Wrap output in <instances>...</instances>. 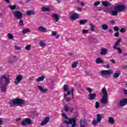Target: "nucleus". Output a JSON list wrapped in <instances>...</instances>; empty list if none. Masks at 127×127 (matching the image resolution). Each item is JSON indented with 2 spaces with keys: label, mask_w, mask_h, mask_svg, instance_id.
Listing matches in <instances>:
<instances>
[{
  "label": "nucleus",
  "mask_w": 127,
  "mask_h": 127,
  "mask_svg": "<svg viewBox=\"0 0 127 127\" xmlns=\"http://www.w3.org/2000/svg\"><path fill=\"white\" fill-rule=\"evenodd\" d=\"M15 49H16V50H20V49H21V47L19 46H16Z\"/></svg>",
  "instance_id": "nucleus-57"
},
{
  "label": "nucleus",
  "mask_w": 127,
  "mask_h": 127,
  "mask_svg": "<svg viewBox=\"0 0 127 127\" xmlns=\"http://www.w3.org/2000/svg\"><path fill=\"white\" fill-rule=\"evenodd\" d=\"M87 91H88V92H89V93H91L92 92H93V90H92V88L88 87L86 88Z\"/></svg>",
  "instance_id": "nucleus-51"
},
{
  "label": "nucleus",
  "mask_w": 127,
  "mask_h": 127,
  "mask_svg": "<svg viewBox=\"0 0 127 127\" xmlns=\"http://www.w3.org/2000/svg\"><path fill=\"white\" fill-rule=\"evenodd\" d=\"M97 120L96 121L98 122L99 123H100L101 121H102V119H103V117L102 116V115L101 114H97Z\"/></svg>",
  "instance_id": "nucleus-18"
},
{
  "label": "nucleus",
  "mask_w": 127,
  "mask_h": 127,
  "mask_svg": "<svg viewBox=\"0 0 127 127\" xmlns=\"http://www.w3.org/2000/svg\"><path fill=\"white\" fill-rule=\"evenodd\" d=\"M122 41L121 39H118L117 42L115 43L113 47H118V45H120L121 44V42Z\"/></svg>",
  "instance_id": "nucleus-27"
},
{
  "label": "nucleus",
  "mask_w": 127,
  "mask_h": 127,
  "mask_svg": "<svg viewBox=\"0 0 127 127\" xmlns=\"http://www.w3.org/2000/svg\"><path fill=\"white\" fill-rule=\"evenodd\" d=\"M108 53V49H101L100 52V55H106Z\"/></svg>",
  "instance_id": "nucleus-16"
},
{
  "label": "nucleus",
  "mask_w": 127,
  "mask_h": 127,
  "mask_svg": "<svg viewBox=\"0 0 127 127\" xmlns=\"http://www.w3.org/2000/svg\"><path fill=\"white\" fill-rule=\"evenodd\" d=\"M99 122H98L97 120H94L92 121V125L94 126V127H97L98 124H99Z\"/></svg>",
  "instance_id": "nucleus-32"
},
{
  "label": "nucleus",
  "mask_w": 127,
  "mask_h": 127,
  "mask_svg": "<svg viewBox=\"0 0 127 127\" xmlns=\"http://www.w3.org/2000/svg\"><path fill=\"white\" fill-rule=\"evenodd\" d=\"M42 11H50V9L49 7H42Z\"/></svg>",
  "instance_id": "nucleus-30"
},
{
  "label": "nucleus",
  "mask_w": 127,
  "mask_h": 127,
  "mask_svg": "<svg viewBox=\"0 0 127 127\" xmlns=\"http://www.w3.org/2000/svg\"><path fill=\"white\" fill-rule=\"evenodd\" d=\"M110 23H111V24H115V23H116V22L115 21V20H112L110 21Z\"/></svg>",
  "instance_id": "nucleus-58"
},
{
  "label": "nucleus",
  "mask_w": 127,
  "mask_h": 127,
  "mask_svg": "<svg viewBox=\"0 0 127 127\" xmlns=\"http://www.w3.org/2000/svg\"><path fill=\"white\" fill-rule=\"evenodd\" d=\"M102 3L104 6H108L109 5V2L106 1H103L102 2Z\"/></svg>",
  "instance_id": "nucleus-37"
},
{
  "label": "nucleus",
  "mask_w": 127,
  "mask_h": 127,
  "mask_svg": "<svg viewBox=\"0 0 127 127\" xmlns=\"http://www.w3.org/2000/svg\"><path fill=\"white\" fill-rule=\"evenodd\" d=\"M0 80H9V78L6 77L5 74H3L0 76Z\"/></svg>",
  "instance_id": "nucleus-25"
},
{
  "label": "nucleus",
  "mask_w": 127,
  "mask_h": 127,
  "mask_svg": "<svg viewBox=\"0 0 127 127\" xmlns=\"http://www.w3.org/2000/svg\"><path fill=\"white\" fill-rule=\"evenodd\" d=\"M70 93H71L72 99H73L74 98V88H71Z\"/></svg>",
  "instance_id": "nucleus-47"
},
{
  "label": "nucleus",
  "mask_w": 127,
  "mask_h": 127,
  "mask_svg": "<svg viewBox=\"0 0 127 127\" xmlns=\"http://www.w3.org/2000/svg\"><path fill=\"white\" fill-rule=\"evenodd\" d=\"M15 80H22V76L20 75H18Z\"/></svg>",
  "instance_id": "nucleus-40"
},
{
  "label": "nucleus",
  "mask_w": 127,
  "mask_h": 127,
  "mask_svg": "<svg viewBox=\"0 0 127 127\" xmlns=\"http://www.w3.org/2000/svg\"><path fill=\"white\" fill-rule=\"evenodd\" d=\"M113 49H114V50H118V53H119V54H121V53H123V51L122 50V49H121V48L115 47H113Z\"/></svg>",
  "instance_id": "nucleus-22"
},
{
  "label": "nucleus",
  "mask_w": 127,
  "mask_h": 127,
  "mask_svg": "<svg viewBox=\"0 0 127 127\" xmlns=\"http://www.w3.org/2000/svg\"><path fill=\"white\" fill-rule=\"evenodd\" d=\"M114 36H115V37H119L120 36V33H119V32H116L114 34Z\"/></svg>",
  "instance_id": "nucleus-50"
},
{
  "label": "nucleus",
  "mask_w": 127,
  "mask_h": 127,
  "mask_svg": "<svg viewBox=\"0 0 127 127\" xmlns=\"http://www.w3.org/2000/svg\"><path fill=\"white\" fill-rule=\"evenodd\" d=\"M21 125L24 127H26L27 125H32V122L30 118H25L21 122Z\"/></svg>",
  "instance_id": "nucleus-4"
},
{
  "label": "nucleus",
  "mask_w": 127,
  "mask_h": 127,
  "mask_svg": "<svg viewBox=\"0 0 127 127\" xmlns=\"http://www.w3.org/2000/svg\"><path fill=\"white\" fill-rule=\"evenodd\" d=\"M7 85L2 83V80H0V89H1L2 92L5 93V92H6V89H7Z\"/></svg>",
  "instance_id": "nucleus-7"
},
{
  "label": "nucleus",
  "mask_w": 127,
  "mask_h": 127,
  "mask_svg": "<svg viewBox=\"0 0 127 127\" xmlns=\"http://www.w3.org/2000/svg\"><path fill=\"white\" fill-rule=\"evenodd\" d=\"M9 7L11 10H14V9H15V8H16V5H9Z\"/></svg>",
  "instance_id": "nucleus-33"
},
{
  "label": "nucleus",
  "mask_w": 127,
  "mask_h": 127,
  "mask_svg": "<svg viewBox=\"0 0 127 127\" xmlns=\"http://www.w3.org/2000/svg\"><path fill=\"white\" fill-rule=\"evenodd\" d=\"M88 32H89V30H82V33L83 34H86V33H88Z\"/></svg>",
  "instance_id": "nucleus-48"
},
{
  "label": "nucleus",
  "mask_w": 127,
  "mask_h": 127,
  "mask_svg": "<svg viewBox=\"0 0 127 127\" xmlns=\"http://www.w3.org/2000/svg\"><path fill=\"white\" fill-rule=\"evenodd\" d=\"M87 22H88V19H83L79 21V23L81 25H84V24H85Z\"/></svg>",
  "instance_id": "nucleus-20"
},
{
  "label": "nucleus",
  "mask_w": 127,
  "mask_h": 127,
  "mask_svg": "<svg viewBox=\"0 0 127 127\" xmlns=\"http://www.w3.org/2000/svg\"><path fill=\"white\" fill-rule=\"evenodd\" d=\"M102 76H106V75H112L113 70H103L100 71Z\"/></svg>",
  "instance_id": "nucleus-6"
},
{
  "label": "nucleus",
  "mask_w": 127,
  "mask_h": 127,
  "mask_svg": "<svg viewBox=\"0 0 127 127\" xmlns=\"http://www.w3.org/2000/svg\"><path fill=\"white\" fill-rule=\"evenodd\" d=\"M52 34L53 36H56V35H57V33H56V32H55V31H53L52 33Z\"/></svg>",
  "instance_id": "nucleus-56"
},
{
  "label": "nucleus",
  "mask_w": 127,
  "mask_h": 127,
  "mask_svg": "<svg viewBox=\"0 0 127 127\" xmlns=\"http://www.w3.org/2000/svg\"><path fill=\"white\" fill-rule=\"evenodd\" d=\"M2 125V119L0 118V126H1Z\"/></svg>",
  "instance_id": "nucleus-60"
},
{
  "label": "nucleus",
  "mask_w": 127,
  "mask_h": 127,
  "mask_svg": "<svg viewBox=\"0 0 127 127\" xmlns=\"http://www.w3.org/2000/svg\"><path fill=\"white\" fill-rule=\"evenodd\" d=\"M126 31H127V29L125 28H122L120 30V32H122V33L126 32Z\"/></svg>",
  "instance_id": "nucleus-44"
},
{
  "label": "nucleus",
  "mask_w": 127,
  "mask_h": 127,
  "mask_svg": "<svg viewBox=\"0 0 127 127\" xmlns=\"http://www.w3.org/2000/svg\"><path fill=\"white\" fill-rule=\"evenodd\" d=\"M80 5H81L82 6H84V5H85V3L83 2H81Z\"/></svg>",
  "instance_id": "nucleus-63"
},
{
  "label": "nucleus",
  "mask_w": 127,
  "mask_h": 127,
  "mask_svg": "<svg viewBox=\"0 0 127 127\" xmlns=\"http://www.w3.org/2000/svg\"><path fill=\"white\" fill-rule=\"evenodd\" d=\"M63 117L66 120H69V121L65 120L64 121V123L65 124V125H72V127H76V118H69L67 116L66 114L63 113Z\"/></svg>",
  "instance_id": "nucleus-2"
},
{
  "label": "nucleus",
  "mask_w": 127,
  "mask_h": 127,
  "mask_svg": "<svg viewBox=\"0 0 127 127\" xmlns=\"http://www.w3.org/2000/svg\"><path fill=\"white\" fill-rule=\"evenodd\" d=\"M9 81H10L9 80H6V81L5 83H4V84H5L6 86H7V85H8V84H9L10 83Z\"/></svg>",
  "instance_id": "nucleus-54"
},
{
  "label": "nucleus",
  "mask_w": 127,
  "mask_h": 127,
  "mask_svg": "<svg viewBox=\"0 0 127 127\" xmlns=\"http://www.w3.org/2000/svg\"><path fill=\"white\" fill-rule=\"evenodd\" d=\"M28 32H30V29H24L22 31L23 34H26V33H28Z\"/></svg>",
  "instance_id": "nucleus-28"
},
{
  "label": "nucleus",
  "mask_w": 127,
  "mask_h": 127,
  "mask_svg": "<svg viewBox=\"0 0 127 127\" xmlns=\"http://www.w3.org/2000/svg\"><path fill=\"white\" fill-rule=\"evenodd\" d=\"M13 58L14 60H10L9 61V63H13V62H15V60H18V59H19V58H18L15 56H13Z\"/></svg>",
  "instance_id": "nucleus-29"
},
{
  "label": "nucleus",
  "mask_w": 127,
  "mask_h": 127,
  "mask_svg": "<svg viewBox=\"0 0 127 127\" xmlns=\"http://www.w3.org/2000/svg\"><path fill=\"white\" fill-rule=\"evenodd\" d=\"M110 61L111 62H112L113 64H115L116 63V61H115V60H111Z\"/></svg>",
  "instance_id": "nucleus-62"
},
{
  "label": "nucleus",
  "mask_w": 127,
  "mask_h": 127,
  "mask_svg": "<svg viewBox=\"0 0 127 127\" xmlns=\"http://www.w3.org/2000/svg\"><path fill=\"white\" fill-rule=\"evenodd\" d=\"M90 26L91 27V31H95V25L93 23H90Z\"/></svg>",
  "instance_id": "nucleus-35"
},
{
  "label": "nucleus",
  "mask_w": 127,
  "mask_h": 127,
  "mask_svg": "<svg viewBox=\"0 0 127 127\" xmlns=\"http://www.w3.org/2000/svg\"><path fill=\"white\" fill-rule=\"evenodd\" d=\"M96 62L97 64H104V61L102 60L101 58H97L96 60Z\"/></svg>",
  "instance_id": "nucleus-21"
},
{
  "label": "nucleus",
  "mask_w": 127,
  "mask_h": 127,
  "mask_svg": "<svg viewBox=\"0 0 127 127\" xmlns=\"http://www.w3.org/2000/svg\"><path fill=\"white\" fill-rule=\"evenodd\" d=\"M27 101L22 100L19 98H14L10 102V106H12V105H17L18 106H20L21 105H23V104H26Z\"/></svg>",
  "instance_id": "nucleus-3"
},
{
  "label": "nucleus",
  "mask_w": 127,
  "mask_h": 127,
  "mask_svg": "<svg viewBox=\"0 0 127 127\" xmlns=\"http://www.w3.org/2000/svg\"><path fill=\"white\" fill-rule=\"evenodd\" d=\"M19 25L20 26H23L24 25V24H23V20H20L19 21Z\"/></svg>",
  "instance_id": "nucleus-42"
},
{
  "label": "nucleus",
  "mask_w": 127,
  "mask_h": 127,
  "mask_svg": "<svg viewBox=\"0 0 127 127\" xmlns=\"http://www.w3.org/2000/svg\"><path fill=\"white\" fill-rule=\"evenodd\" d=\"M80 127H87V122L84 120H81L79 121Z\"/></svg>",
  "instance_id": "nucleus-13"
},
{
  "label": "nucleus",
  "mask_w": 127,
  "mask_h": 127,
  "mask_svg": "<svg viewBox=\"0 0 127 127\" xmlns=\"http://www.w3.org/2000/svg\"><path fill=\"white\" fill-rule=\"evenodd\" d=\"M127 104V98H125L124 99H122L119 102V105L120 106V107H124V106H126Z\"/></svg>",
  "instance_id": "nucleus-9"
},
{
  "label": "nucleus",
  "mask_w": 127,
  "mask_h": 127,
  "mask_svg": "<svg viewBox=\"0 0 127 127\" xmlns=\"http://www.w3.org/2000/svg\"><path fill=\"white\" fill-rule=\"evenodd\" d=\"M64 110L65 112H67L69 111V107L68 106V105H67V104L64 105Z\"/></svg>",
  "instance_id": "nucleus-36"
},
{
  "label": "nucleus",
  "mask_w": 127,
  "mask_h": 127,
  "mask_svg": "<svg viewBox=\"0 0 127 127\" xmlns=\"http://www.w3.org/2000/svg\"><path fill=\"white\" fill-rule=\"evenodd\" d=\"M119 76H120V74L118 73H115L113 75V77L114 78H119Z\"/></svg>",
  "instance_id": "nucleus-45"
},
{
  "label": "nucleus",
  "mask_w": 127,
  "mask_h": 127,
  "mask_svg": "<svg viewBox=\"0 0 127 127\" xmlns=\"http://www.w3.org/2000/svg\"><path fill=\"white\" fill-rule=\"evenodd\" d=\"M53 17H54V18H55V21H56V22H58V21L60 19V18L59 17V15H58V14L56 13L53 14Z\"/></svg>",
  "instance_id": "nucleus-17"
},
{
  "label": "nucleus",
  "mask_w": 127,
  "mask_h": 127,
  "mask_svg": "<svg viewBox=\"0 0 127 127\" xmlns=\"http://www.w3.org/2000/svg\"><path fill=\"white\" fill-rule=\"evenodd\" d=\"M7 3H10V0H4Z\"/></svg>",
  "instance_id": "nucleus-61"
},
{
  "label": "nucleus",
  "mask_w": 127,
  "mask_h": 127,
  "mask_svg": "<svg viewBox=\"0 0 127 127\" xmlns=\"http://www.w3.org/2000/svg\"><path fill=\"white\" fill-rule=\"evenodd\" d=\"M114 9L115 10L111 11V15L114 16H118L119 12H122L126 9V6L122 4L117 5L115 6Z\"/></svg>",
  "instance_id": "nucleus-1"
},
{
  "label": "nucleus",
  "mask_w": 127,
  "mask_h": 127,
  "mask_svg": "<svg viewBox=\"0 0 127 127\" xmlns=\"http://www.w3.org/2000/svg\"><path fill=\"white\" fill-rule=\"evenodd\" d=\"M38 29L41 32H46V28H44L42 26L39 27Z\"/></svg>",
  "instance_id": "nucleus-23"
},
{
  "label": "nucleus",
  "mask_w": 127,
  "mask_h": 127,
  "mask_svg": "<svg viewBox=\"0 0 127 127\" xmlns=\"http://www.w3.org/2000/svg\"><path fill=\"white\" fill-rule=\"evenodd\" d=\"M79 18H80V17H79V14L77 13H74L71 16H70V19H72V20H76V19H79Z\"/></svg>",
  "instance_id": "nucleus-8"
},
{
  "label": "nucleus",
  "mask_w": 127,
  "mask_h": 127,
  "mask_svg": "<svg viewBox=\"0 0 127 127\" xmlns=\"http://www.w3.org/2000/svg\"><path fill=\"white\" fill-rule=\"evenodd\" d=\"M96 97H97V95L95 93H89L88 94V99L90 100V101H93L96 99Z\"/></svg>",
  "instance_id": "nucleus-10"
},
{
  "label": "nucleus",
  "mask_w": 127,
  "mask_h": 127,
  "mask_svg": "<svg viewBox=\"0 0 127 127\" xmlns=\"http://www.w3.org/2000/svg\"><path fill=\"white\" fill-rule=\"evenodd\" d=\"M66 94H67V95L68 96L71 95V91L68 90V91L67 92V93H66Z\"/></svg>",
  "instance_id": "nucleus-59"
},
{
  "label": "nucleus",
  "mask_w": 127,
  "mask_h": 127,
  "mask_svg": "<svg viewBox=\"0 0 127 127\" xmlns=\"http://www.w3.org/2000/svg\"><path fill=\"white\" fill-rule=\"evenodd\" d=\"M108 122L111 125L115 124V119H114L113 117H109L108 119Z\"/></svg>",
  "instance_id": "nucleus-19"
},
{
  "label": "nucleus",
  "mask_w": 127,
  "mask_h": 127,
  "mask_svg": "<svg viewBox=\"0 0 127 127\" xmlns=\"http://www.w3.org/2000/svg\"><path fill=\"white\" fill-rule=\"evenodd\" d=\"M101 104L105 105L108 103V96H103L101 101Z\"/></svg>",
  "instance_id": "nucleus-12"
},
{
  "label": "nucleus",
  "mask_w": 127,
  "mask_h": 127,
  "mask_svg": "<svg viewBox=\"0 0 127 127\" xmlns=\"http://www.w3.org/2000/svg\"><path fill=\"white\" fill-rule=\"evenodd\" d=\"M39 45L41 47H43V48H45V47L46 46L45 43H43V41H40Z\"/></svg>",
  "instance_id": "nucleus-31"
},
{
  "label": "nucleus",
  "mask_w": 127,
  "mask_h": 127,
  "mask_svg": "<svg viewBox=\"0 0 127 127\" xmlns=\"http://www.w3.org/2000/svg\"><path fill=\"white\" fill-rule=\"evenodd\" d=\"M100 3H101V2H100V1H97L94 2V5H95V6H97V5H99Z\"/></svg>",
  "instance_id": "nucleus-46"
},
{
  "label": "nucleus",
  "mask_w": 127,
  "mask_h": 127,
  "mask_svg": "<svg viewBox=\"0 0 127 127\" xmlns=\"http://www.w3.org/2000/svg\"><path fill=\"white\" fill-rule=\"evenodd\" d=\"M77 65H78V62L76 61L73 62V63L71 65V67L72 68H76L77 67Z\"/></svg>",
  "instance_id": "nucleus-34"
},
{
  "label": "nucleus",
  "mask_w": 127,
  "mask_h": 127,
  "mask_svg": "<svg viewBox=\"0 0 127 127\" xmlns=\"http://www.w3.org/2000/svg\"><path fill=\"white\" fill-rule=\"evenodd\" d=\"M7 36L9 39H13V35L11 33H8Z\"/></svg>",
  "instance_id": "nucleus-38"
},
{
  "label": "nucleus",
  "mask_w": 127,
  "mask_h": 127,
  "mask_svg": "<svg viewBox=\"0 0 127 127\" xmlns=\"http://www.w3.org/2000/svg\"><path fill=\"white\" fill-rule=\"evenodd\" d=\"M50 120V118L47 117L45 118V120L41 123V126L43 127V126H45V125H46L48 122H49Z\"/></svg>",
  "instance_id": "nucleus-11"
},
{
  "label": "nucleus",
  "mask_w": 127,
  "mask_h": 127,
  "mask_svg": "<svg viewBox=\"0 0 127 127\" xmlns=\"http://www.w3.org/2000/svg\"><path fill=\"white\" fill-rule=\"evenodd\" d=\"M20 81H21V80H15L14 83H15V85H17L18 84H19V83H20Z\"/></svg>",
  "instance_id": "nucleus-52"
},
{
  "label": "nucleus",
  "mask_w": 127,
  "mask_h": 127,
  "mask_svg": "<svg viewBox=\"0 0 127 127\" xmlns=\"http://www.w3.org/2000/svg\"><path fill=\"white\" fill-rule=\"evenodd\" d=\"M13 15L17 19H21L23 16V14L20 11L16 10L13 13Z\"/></svg>",
  "instance_id": "nucleus-5"
},
{
  "label": "nucleus",
  "mask_w": 127,
  "mask_h": 127,
  "mask_svg": "<svg viewBox=\"0 0 127 127\" xmlns=\"http://www.w3.org/2000/svg\"><path fill=\"white\" fill-rule=\"evenodd\" d=\"M114 29L115 31H119L120 30V29L119 28V27L118 26H115L114 28Z\"/></svg>",
  "instance_id": "nucleus-53"
},
{
  "label": "nucleus",
  "mask_w": 127,
  "mask_h": 127,
  "mask_svg": "<svg viewBox=\"0 0 127 127\" xmlns=\"http://www.w3.org/2000/svg\"><path fill=\"white\" fill-rule=\"evenodd\" d=\"M38 89H39V90L41 92H42L44 94L47 93V89L42 88V86H41V85H38Z\"/></svg>",
  "instance_id": "nucleus-14"
},
{
  "label": "nucleus",
  "mask_w": 127,
  "mask_h": 127,
  "mask_svg": "<svg viewBox=\"0 0 127 127\" xmlns=\"http://www.w3.org/2000/svg\"><path fill=\"white\" fill-rule=\"evenodd\" d=\"M72 100V98H70V97H66L65 100L66 102H70V100Z\"/></svg>",
  "instance_id": "nucleus-55"
},
{
  "label": "nucleus",
  "mask_w": 127,
  "mask_h": 127,
  "mask_svg": "<svg viewBox=\"0 0 127 127\" xmlns=\"http://www.w3.org/2000/svg\"><path fill=\"white\" fill-rule=\"evenodd\" d=\"M44 79H45V76H41L36 78V80H44Z\"/></svg>",
  "instance_id": "nucleus-41"
},
{
  "label": "nucleus",
  "mask_w": 127,
  "mask_h": 127,
  "mask_svg": "<svg viewBox=\"0 0 127 127\" xmlns=\"http://www.w3.org/2000/svg\"><path fill=\"white\" fill-rule=\"evenodd\" d=\"M124 93L125 95H127V89H124Z\"/></svg>",
  "instance_id": "nucleus-64"
},
{
  "label": "nucleus",
  "mask_w": 127,
  "mask_h": 127,
  "mask_svg": "<svg viewBox=\"0 0 127 127\" xmlns=\"http://www.w3.org/2000/svg\"><path fill=\"white\" fill-rule=\"evenodd\" d=\"M95 108L96 109H99V108H100V103H99V102L95 103Z\"/></svg>",
  "instance_id": "nucleus-43"
},
{
  "label": "nucleus",
  "mask_w": 127,
  "mask_h": 127,
  "mask_svg": "<svg viewBox=\"0 0 127 127\" xmlns=\"http://www.w3.org/2000/svg\"><path fill=\"white\" fill-rule=\"evenodd\" d=\"M101 27L103 30H107V29H109V26L106 24H102Z\"/></svg>",
  "instance_id": "nucleus-26"
},
{
  "label": "nucleus",
  "mask_w": 127,
  "mask_h": 127,
  "mask_svg": "<svg viewBox=\"0 0 127 127\" xmlns=\"http://www.w3.org/2000/svg\"><path fill=\"white\" fill-rule=\"evenodd\" d=\"M36 12L34 10H28L26 12V14L27 15H34Z\"/></svg>",
  "instance_id": "nucleus-15"
},
{
  "label": "nucleus",
  "mask_w": 127,
  "mask_h": 127,
  "mask_svg": "<svg viewBox=\"0 0 127 127\" xmlns=\"http://www.w3.org/2000/svg\"><path fill=\"white\" fill-rule=\"evenodd\" d=\"M102 93L103 94V96H108V92H107V89L106 87H104L102 88Z\"/></svg>",
  "instance_id": "nucleus-24"
},
{
  "label": "nucleus",
  "mask_w": 127,
  "mask_h": 127,
  "mask_svg": "<svg viewBox=\"0 0 127 127\" xmlns=\"http://www.w3.org/2000/svg\"><path fill=\"white\" fill-rule=\"evenodd\" d=\"M31 48V46L30 45H27V46H26L25 47V49L26 50H30V49Z\"/></svg>",
  "instance_id": "nucleus-49"
},
{
  "label": "nucleus",
  "mask_w": 127,
  "mask_h": 127,
  "mask_svg": "<svg viewBox=\"0 0 127 127\" xmlns=\"http://www.w3.org/2000/svg\"><path fill=\"white\" fill-rule=\"evenodd\" d=\"M64 92H67V91H68V86H67V85L66 84L64 85Z\"/></svg>",
  "instance_id": "nucleus-39"
}]
</instances>
